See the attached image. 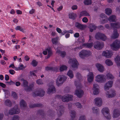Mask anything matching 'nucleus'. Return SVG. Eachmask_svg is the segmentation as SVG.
Segmentation results:
<instances>
[{"label": "nucleus", "mask_w": 120, "mask_h": 120, "mask_svg": "<svg viewBox=\"0 0 120 120\" xmlns=\"http://www.w3.org/2000/svg\"><path fill=\"white\" fill-rule=\"evenodd\" d=\"M95 66L98 71L102 73L105 71V67L101 64L97 63L95 64Z\"/></svg>", "instance_id": "obj_18"}, {"label": "nucleus", "mask_w": 120, "mask_h": 120, "mask_svg": "<svg viewBox=\"0 0 120 120\" xmlns=\"http://www.w3.org/2000/svg\"><path fill=\"white\" fill-rule=\"evenodd\" d=\"M15 29L16 30H19L23 33L25 32V30L19 26H17L16 27Z\"/></svg>", "instance_id": "obj_41"}, {"label": "nucleus", "mask_w": 120, "mask_h": 120, "mask_svg": "<svg viewBox=\"0 0 120 120\" xmlns=\"http://www.w3.org/2000/svg\"><path fill=\"white\" fill-rule=\"evenodd\" d=\"M31 64L33 66H35L37 65V63L36 60H34L32 61Z\"/></svg>", "instance_id": "obj_53"}, {"label": "nucleus", "mask_w": 120, "mask_h": 120, "mask_svg": "<svg viewBox=\"0 0 120 120\" xmlns=\"http://www.w3.org/2000/svg\"><path fill=\"white\" fill-rule=\"evenodd\" d=\"M9 72L11 75H13L15 74V71L13 70L12 69H10L9 70Z\"/></svg>", "instance_id": "obj_60"}, {"label": "nucleus", "mask_w": 120, "mask_h": 120, "mask_svg": "<svg viewBox=\"0 0 120 120\" xmlns=\"http://www.w3.org/2000/svg\"><path fill=\"white\" fill-rule=\"evenodd\" d=\"M76 106L78 108L81 109L82 106L81 104L79 102H77L75 104Z\"/></svg>", "instance_id": "obj_51"}, {"label": "nucleus", "mask_w": 120, "mask_h": 120, "mask_svg": "<svg viewBox=\"0 0 120 120\" xmlns=\"http://www.w3.org/2000/svg\"><path fill=\"white\" fill-rule=\"evenodd\" d=\"M105 11L106 14L108 15L111 14L112 12V10L110 8H106L105 9Z\"/></svg>", "instance_id": "obj_43"}, {"label": "nucleus", "mask_w": 120, "mask_h": 120, "mask_svg": "<svg viewBox=\"0 0 120 120\" xmlns=\"http://www.w3.org/2000/svg\"><path fill=\"white\" fill-rule=\"evenodd\" d=\"M115 61L118 66H120V56L119 55L116 56L115 58Z\"/></svg>", "instance_id": "obj_32"}, {"label": "nucleus", "mask_w": 120, "mask_h": 120, "mask_svg": "<svg viewBox=\"0 0 120 120\" xmlns=\"http://www.w3.org/2000/svg\"><path fill=\"white\" fill-rule=\"evenodd\" d=\"M44 91L42 89H41L35 91L32 93V95L34 97L38 96H43L44 95Z\"/></svg>", "instance_id": "obj_14"}, {"label": "nucleus", "mask_w": 120, "mask_h": 120, "mask_svg": "<svg viewBox=\"0 0 120 120\" xmlns=\"http://www.w3.org/2000/svg\"><path fill=\"white\" fill-rule=\"evenodd\" d=\"M24 59L25 60L27 61L29 60L30 58L28 56L26 55L25 56Z\"/></svg>", "instance_id": "obj_64"}, {"label": "nucleus", "mask_w": 120, "mask_h": 120, "mask_svg": "<svg viewBox=\"0 0 120 120\" xmlns=\"http://www.w3.org/2000/svg\"><path fill=\"white\" fill-rule=\"evenodd\" d=\"M21 80L23 82V85L25 87V90L26 91H30L31 90L34 86L33 84H31L28 86V82L26 81L23 79H21Z\"/></svg>", "instance_id": "obj_10"}, {"label": "nucleus", "mask_w": 120, "mask_h": 120, "mask_svg": "<svg viewBox=\"0 0 120 120\" xmlns=\"http://www.w3.org/2000/svg\"><path fill=\"white\" fill-rule=\"evenodd\" d=\"M111 48L114 51H117L120 48V41L116 40L110 45Z\"/></svg>", "instance_id": "obj_2"}, {"label": "nucleus", "mask_w": 120, "mask_h": 120, "mask_svg": "<svg viewBox=\"0 0 120 120\" xmlns=\"http://www.w3.org/2000/svg\"><path fill=\"white\" fill-rule=\"evenodd\" d=\"M120 115V111L118 109H115L114 110L112 116L113 118H117Z\"/></svg>", "instance_id": "obj_25"}, {"label": "nucleus", "mask_w": 120, "mask_h": 120, "mask_svg": "<svg viewBox=\"0 0 120 120\" xmlns=\"http://www.w3.org/2000/svg\"><path fill=\"white\" fill-rule=\"evenodd\" d=\"M75 26L81 30H83L87 27V26L86 25L80 24L78 22H76L75 24Z\"/></svg>", "instance_id": "obj_24"}, {"label": "nucleus", "mask_w": 120, "mask_h": 120, "mask_svg": "<svg viewBox=\"0 0 120 120\" xmlns=\"http://www.w3.org/2000/svg\"><path fill=\"white\" fill-rule=\"evenodd\" d=\"M95 38L98 40L101 39L103 41H105L107 37L104 34L101 33H98L96 34L95 36Z\"/></svg>", "instance_id": "obj_12"}, {"label": "nucleus", "mask_w": 120, "mask_h": 120, "mask_svg": "<svg viewBox=\"0 0 120 120\" xmlns=\"http://www.w3.org/2000/svg\"><path fill=\"white\" fill-rule=\"evenodd\" d=\"M108 19L109 21L110 22H115L116 21V17L114 15L110 16Z\"/></svg>", "instance_id": "obj_31"}, {"label": "nucleus", "mask_w": 120, "mask_h": 120, "mask_svg": "<svg viewBox=\"0 0 120 120\" xmlns=\"http://www.w3.org/2000/svg\"><path fill=\"white\" fill-rule=\"evenodd\" d=\"M12 96L14 98H17V95L15 93L12 92Z\"/></svg>", "instance_id": "obj_58"}, {"label": "nucleus", "mask_w": 120, "mask_h": 120, "mask_svg": "<svg viewBox=\"0 0 120 120\" xmlns=\"http://www.w3.org/2000/svg\"><path fill=\"white\" fill-rule=\"evenodd\" d=\"M100 17L102 18V19H106V15L104 14H101L100 15Z\"/></svg>", "instance_id": "obj_57"}, {"label": "nucleus", "mask_w": 120, "mask_h": 120, "mask_svg": "<svg viewBox=\"0 0 120 120\" xmlns=\"http://www.w3.org/2000/svg\"><path fill=\"white\" fill-rule=\"evenodd\" d=\"M20 112L19 109L18 108L17 105L15 106L13 108L9 110V113L11 115L18 114Z\"/></svg>", "instance_id": "obj_13"}, {"label": "nucleus", "mask_w": 120, "mask_h": 120, "mask_svg": "<svg viewBox=\"0 0 120 120\" xmlns=\"http://www.w3.org/2000/svg\"><path fill=\"white\" fill-rule=\"evenodd\" d=\"M101 112L104 116L108 120L110 119L111 118L109 113V110L108 107H105L102 109Z\"/></svg>", "instance_id": "obj_3"}, {"label": "nucleus", "mask_w": 120, "mask_h": 120, "mask_svg": "<svg viewBox=\"0 0 120 120\" xmlns=\"http://www.w3.org/2000/svg\"><path fill=\"white\" fill-rule=\"evenodd\" d=\"M105 64L108 66H111L113 65V63L112 61L109 59H106L105 62Z\"/></svg>", "instance_id": "obj_33"}, {"label": "nucleus", "mask_w": 120, "mask_h": 120, "mask_svg": "<svg viewBox=\"0 0 120 120\" xmlns=\"http://www.w3.org/2000/svg\"><path fill=\"white\" fill-rule=\"evenodd\" d=\"M76 17V14L74 13H71L69 15V17L70 19H74Z\"/></svg>", "instance_id": "obj_39"}, {"label": "nucleus", "mask_w": 120, "mask_h": 120, "mask_svg": "<svg viewBox=\"0 0 120 120\" xmlns=\"http://www.w3.org/2000/svg\"><path fill=\"white\" fill-rule=\"evenodd\" d=\"M104 46L103 43L97 42L94 43V48L97 49H100L103 48Z\"/></svg>", "instance_id": "obj_16"}, {"label": "nucleus", "mask_w": 120, "mask_h": 120, "mask_svg": "<svg viewBox=\"0 0 120 120\" xmlns=\"http://www.w3.org/2000/svg\"><path fill=\"white\" fill-rule=\"evenodd\" d=\"M119 34L117 32V30H115L113 31V34L112 35L111 38L113 39H116L118 37Z\"/></svg>", "instance_id": "obj_27"}, {"label": "nucleus", "mask_w": 120, "mask_h": 120, "mask_svg": "<svg viewBox=\"0 0 120 120\" xmlns=\"http://www.w3.org/2000/svg\"><path fill=\"white\" fill-rule=\"evenodd\" d=\"M93 112L94 113L97 114L99 112V110L98 108L97 107H94L92 108Z\"/></svg>", "instance_id": "obj_44"}, {"label": "nucleus", "mask_w": 120, "mask_h": 120, "mask_svg": "<svg viewBox=\"0 0 120 120\" xmlns=\"http://www.w3.org/2000/svg\"><path fill=\"white\" fill-rule=\"evenodd\" d=\"M4 104L8 106H11L12 105V103L11 101L9 100H6L4 102Z\"/></svg>", "instance_id": "obj_40"}, {"label": "nucleus", "mask_w": 120, "mask_h": 120, "mask_svg": "<svg viewBox=\"0 0 120 120\" xmlns=\"http://www.w3.org/2000/svg\"><path fill=\"white\" fill-rule=\"evenodd\" d=\"M94 79V74L93 72H90L87 75V80L89 83L92 82Z\"/></svg>", "instance_id": "obj_17"}, {"label": "nucleus", "mask_w": 120, "mask_h": 120, "mask_svg": "<svg viewBox=\"0 0 120 120\" xmlns=\"http://www.w3.org/2000/svg\"><path fill=\"white\" fill-rule=\"evenodd\" d=\"M68 63L71 64L72 67L74 68H77L79 65L78 61L75 58L70 59L68 61Z\"/></svg>", "instance_id": "obj_9"}, {"label": "nucleus", "mask_w": 120, "mask_h": 120, "mask_svg": "<svg viewBox=\"0 0 120 120\" xmlns=\"http://www.w3.org/2000/svg\"><path fill=\"white\" fill-rule=\"evenodd\" d=\"M99 86L97 84H94L93 85V93L94 94L96 95L98 94L99 93Z\"/></svg>", "instance_id": "obj_19"}, {"label": "nucleus", "mask_w": 120, "mask_h": 120, "mask_svg": "<svg viewBox=\"0 0 120 120\" xmlns=\"http://www.w3.org/2000/svg\"><path fill=\"white\" fill-rule=\"evenodd\" d=\"M106 80L105 75L103 74H98L95 77V80L96 82L103 83L105 82Z\"/></svg>", "instance_id": "obj_5"}, {"label": "nucleus", "mask_w": 120, "mask_h": 120, "mask_svg": "<svg viewBox=\"0 0 120 120\" xmlns=\"http://www.w3.org/2000/svg\"><path fill=\"white\" fill-rule=\"evenodd\" d=\"M75 84L77 89L75 91V94L78 97L80 98L84 94L83 91L80 89L82 87V86L81 83L78 81L75 82Z\"/></svg>", "instance_id": "obj_1"}, {"label": "nucleus", "mask_w": 120, "mask_h": 120, "mask_svg": "<svg viewBox=\"0 0 120 120\" xmlns=\"http://www.w3.org/2000/svg\"><path fill=\"white\" fill-rule=\"evenodd\" d=\"M113 81L109 80L106 82L104 84V88L105 90H109L110 88L113 85Z\"/></svg>", "instance_id": "obj_15"}, {"label": "nucleus", "mask_w": 120, "mask_h": 120, "mask_svg": "<svg viewBox=\"0 0 120 120\" xmlns=\"http://www.w3.org/2000/svg\"><path fill=\"white\" fill-rule=\"evenodd\" d=\"M41 106V105L40 104H37L30 105V107L31 108H33L36 107H39Z\"/></svg>", "instance_id": "obj_52"}, {"label": "nucleus", "mask_w": 120, "mask_h": 120, "mask_svg": "<svg viewBox=\"0 0 120 120\" xmlns=\"http://www.w3.org/2000/svg\"><path fill=\"white\" fill-rule=\"evenodd\" d=\"M95 104L98 106H101L102 103V98L100 97H97L94 100Z\"/></svg>", "instance_id": "obj_21"}, {"label": "nucleus", "mask_w": 120, "mask_h": 120, "mask_svg": "<svg viewBox=\"0 0 120 120\" xmlns=\"http://www.w3.org/2000/svg\"><path fill=\"white\" fill-rule=\"evenodd\" d=\"M20 105L21 108H24L26 106V104L25 101L23 100H22L20 102Z\"/></svg>", "instance_id": "obj_30"}, {"label": "nucleus", "mask_w": 120, "mask_h": 120, "mask_svg": "<svg viewBox=\"0 0 120 120\" xmlns=\"http://www.w3.org/2000/svg\"><path fill=\"white\" fill-rule=\"evenodd\" d=\"M67 67L66 66L63 65L60 66V71H63L67 69Z\"/></svg>", "instance_id": "obj_46"}, {"label": "nucleus", "mask_w": 120, "mask_h": 120, "mask_svg": "<svg viewBox=\"0 0 120 120\" xmlns=\"http://www.w3.org/2000/svg\"><path fill=\"white\" fill-rule=\"evenodd\" d=\"M110 25L111 27L113 28H120V24L118 22L112 23Z\"/></svg>", "instance_id": "obj_26"}, {"label": "nucleus", "mask_w": 120, "mask_h": 120, "mask_svg": "<svg viewBox=\"0 0 120 120\" xmlns=\"http://www.w3.org/2000/svg\"><path fill=\"white\" fill-rule=\"evenodd\" d=\"M76 76L79 79H80V81H81L82 80L81 75L79 73H77L76 74Z\"/></svg>", "instance_id": "obj_54"}, {"label": "nucleus", "mask_w": 120, "mask_h": 120, "mask_svg": "<svg viewBox=\"0 0 120 120\" xmlns=\"http://www.w3.org/2000/svg\"><path fill=\"white\" fill-rule=\"evenodd\" d=\"M113 55V52L111 50H106L102 52L101 55L102 56L108 58H111Z\"/></svg>", "instance_id": "obj_11"}, {"label": "nucleus", "mask_w": 120, "mask_h": 120, "mask_svg": "<svg viewBox=\"0 0 120 120\" xmlns=\"http://www.w3.org/2000/svg\"><path fill=\"white\" fill-rule=\"evenodd\" d=\"M91 54V52L90 51L83 50L79 52V55L80 58H84L85 57H88L90 56Z\"/></svg>", "instance_id": "obj_4"}, {"label": "nucleus", "mask_w": 120, "mask_h": 120, "mask_svg": "<svg viewBox=\"0 0 120 120\" xmlns=\"http://www.w3.org/2000/svg\"><path fill=\"white\" fill-rule=\"evenodd\" d=\"M88 19L86 17H84L82 19V22L84 23H86L88 22Z\"/></svg>", "instance_id": "obj_55"}, {"label": "nucleus", "mask_w": 120, "mask_h": 120, "mask_svg": "<svg viewBox=\"0 0 120 120\" xmlns=\"http://www.w3.org/2000/svg\"><path fill=\"white\" fill-rule=\"evenodd\" d=\"M36 82L37 84L39 85H41L43 84L42 80L40 79L37 80L36 81Z\"/></svg>", "instance_id": "obj_50"}, {"label": "nucleus", "mask_w": 120, "mask_h": 120, "mask_svg": "<svg viewBox=\"0 0 120 120\" xmlns=\"http://www.w3.org/2000/svg\"><path fill=\"white\" fill-rule=\"evenodd\" d=\"M48 52V54L47 58H49L52 54V52L50 47H48L45 51L43 52V53L44 55H46Z\"/></svg>", "instance_id": "obj_23"}, {"label": "nucleus", "mask_w": 120, "mask_h": 120, "mask_svg": "<svg viewBox=\"0 0 120 120\" xmlns=\"http://www.w3.org/2000/svg\"><path fill=\"white\" fill-rule=\"evenodd\" d=\"M101 20V21H100V23L101 24H104L105 23H106L108 21L107 19H102Z\"/></svg>", "instance_id": "obj_48"}, {"label": "nucleus", "mask_w": 120, "mask_h": 120, "mask_svg": "<svg viewBox=\"0 0 120 120\" xmlns=\"http://www.w3.org/2000/svg\"><path fill=\"white\" fill-rule=\"evenodd\" d=\"M9 68H12L14 69L15 70L16 68H17V67H16L14 65V64H11L9 66Z\"/></svg>", "instance_id": "obj_56"}, {"label": "nucleus", "mask_w": 120, "mask_h": 120, "mask_svg": "<svg viewBox=\"0 0 120 120\" xmlns=\"http://www.w3.org/2000/svg\"><path fill=\"white\" fill-rule=\"evenodd\" d=\"M25 68V67H24L22 64L20 65L18 67H17L16 68L15 71H18L24 69Z\"/></svg>", "instance_id": "obj_42"}, {"label": "nucleus", "mask_w": 120, "mask_h": 120, "mask_svg": "<svg viewBox=\"0 0 120 120\" xmlns=\"http://www.w3.org/2000/svg\"><path fill=\"white\" fill-rule=\"evenodd\" d=\"M71 8L73 10H76L78 8V6L76 5H74Z\"/></svg>", "instance_id": "obj_59"}, {"label": "nucleus", "mask_w": 120, "mask_h": 120, "mask_svg": "<svg viewBox=\"0 0 120 120\" xmlns=\"http://www.w3.org/2000/svg\"><path fill=\"white\" fill-rule=\"evenodd\" d=\"M79 120H86L85 116L83 115H81L80 117Z\"/></svg>", "instance_id": "obj_49"}, {"label": "nucleus", "mask_w": 120, "mask_h": 120, "mask_svg": "<svg viewBox=\"0 0 120 120\" xmlns=\"http://www.w3.org/2000/svg\"><path fill=\"white\" fill-rule=\"evenodd\" d=\"M64 108L63 106H61L59 107L58 110L59 112V113H58L59 116H60L63 113Z\"/></svg>", "instance_id": "obj_35"}, {"label": "nucleus", "mask_w": 120, "mask_h": 120, "mask_svg": "<svg viewBox=\"0 0 120 120\" xmlns=\"http://www.w3.org/2000/svg\"><path fill=\"white\" fill-rule=\"evenodd\" d=\"M73 96L72 95L70 94H67L62 96L61 95L58 96V98H61L62 101L64 102H68L69 101L72 100Z\"/></svg>", "instance_id": "obj_7"}, {"label": "nucleus", "mask_w": 120, "mask_h": 120, "mask_svg": "<svg viewBox=\"0 0 120 120\" xmlns=\"http://www.w3.org/2000/svg\"><path fill=\"white\" fill-rule=\"evenodd\" d=\"M57 31L59 33H61L62 32V31L61 29L57 27L56 28Z\"/></svg>", "instance_id": "obj_61"}, {"label": "nucleus", "mask_w": 120, "mask_h": 120, "mask_svg": "<svg viewBox=\"0 0 120 120\" xmlns=\"http://www.w3.org/2000/svg\"><path fill=\"white\" fill-rule=\"evenodd\" d=\"M84 3L85 4L89 5L91 4V0H84Z\"/></svg>", "instance_id": "obj_47"}, {"label": "nucleus", "mask_w": 120, "mask_h": 120, "mask_svg": "<svg viewBox=\"0 0 120 120\" xmlns=\"http://www.w3.org/2000/svg\"><path fill=\"white\" fill-rule=\"evenodd\" d=\"M80 16H90V15L89 13L86 11H81L80 15Z\"/></svg>", "instance_id": "obj_34"}, {"label": "nucleus", "mask_w": 120, "mask_h": 120, "mask_svg": "<svg viewBox=\"0 0 120 120\" xmlns=\"http://www.w3.org/2000/svg\"><path fill=\"white\" fill-rule=\"evenodd\" d=\"M67 79L66 77L63 75H60L56 80V85L58 86L62 85Z\"/></svg>", "instance_id": "obj_6"}, {"label": "nucleus", "mask_w": 120, "mask_h": 120, "mask_svg": "<svg viewBox=\"0 0 120 120\" xmlns=\"http://www.w3.org/2000/svg\"><path fill=\"white\" fill-rule=\"evenodd\" d=\"M107 78L111 80H112L114 78V77L110 73H108L106 75Z\"/></svg>", "instance_id": "obj_38"}, {"label": "nucleus", "mask_w": 120, "mask_h": 120, "mask_svg": "<svg viewBox=\"0 0 120 120\" xmlns=\"http://www.w3.org/2000/svg\"><path fill=\"white\" fill-rule=\"evenodd\" d=\"M67 75L71 79L73 78L74 77L73 72L71 70H69L68 71L67 73Z\"/></svg>", "instance_id": "obj_36"}, {"label": "nucleus", "mask_w": 120, "mask_h": 120, "mask_svg": "<svg viewBox=\"0 0 120 120\" xmlns=\"http://www.w3.org/2000/svg\"><path fill=\"white\" fill-rule=\"evenodd\" d=\"M55 92V88L53 86V82L51 85L49 84V87L48 89L47 93L49 94H50Z\"/></svg>", "instance_id": "obj_20"}, {"label": "nucleus", "mask_w": 120, "mask_h": 120, "mask_svg": "<svg viewBox=\"0 0 120 120\" xmlns=\"http://www.w3.org/2000/svg\"><path fill=\"white\" fill-rule=\"evenodd\" d=\"M56 51L57 53H58L59 55H60L62 57H64L66 55V52L64 51H60L59 50H58L57 48L56 49Z\"/></svg>", "instance_id": "obj_28"}, {"label": "nucleus", "mask_w": 120, "mask_h": 120, "mask_svg": "<svg viewBox=\"0 0 120 120\" xmlns=\"http://www.w3.org/2000/svg\"><path fill=\"white\" fill-rule=\"evenodd\" d=\"M35 10L34 9H32L29 11V13L30 14H33Z\"/></svg>", "instance_id": "obj_63"}, {"label": "nucleus", "mask_w": 120, "mask_h": 120, "mask_svg": "<svg viewBox=\"0 0 120 120\" xmlns=\"http://www.w3.org/2000/svg\"><path fill=\"white\" fill-rule=\"evenodd\" d=\"M0 86L3 88H4L6 86V85L5 84L2 82H0Z\"/></svg>", "instance_id": "obj_62"}, {"label": "nucleus", "mask_w": 120, "mask_h": 120, "mask_svg": "<svg viewBox=\"0 0 120 120\" xmlns=\"http://www.w3.org/2000/svg\"><path fill=\"white\" fill-rule=\"evenodd\" d=\"M93 46V45L92 43H84L79 47L74 48L73 50L75 51H78L79 49H82L84 47L90 48H91Z\"/></svg>", "instance_id": "obj_8"}, {"label": "nucleus", "mask_w": 120, "mask_h": 120, "mask_svg": "<svg viewBox=\"0 0 120 120\" xmlns=\"http://www.w3.org/2000/svg\"><path fill=\"white\" fill-rule=\"evenodd\" d=\"M70 116L72 119L74 118L75 116V112L74 111H71L70 112Z\"/></svg>", "instance_id": "obj_45"}, {"label": "nucleus", "mask_w": 120, "mask_h": 120, "mask_svg": "<svg viewBox=\"0 0 120 120\" xmlns=\"http://www.w3.org/2000/svg\"><path fill=\"white\" fill-rule=\"evenodd\" d=\"M89 28L90 29V31L92 32L94 30H96L97 28V26L94 23H90L89 26Z\"/></svg>", "instance_id": "obj_29"}, {"label": "nucleus", "mask_w": 120, "mask_h": 120, "mask_svg": "<svg viewBox=\"0 0 120 120\" xmlns=\"http://www.w3.org/2000/svg\"><path fill=\"white\" fill-rule=\"evenodd\" d=\"M106 96L108 98H111L114 97L116 95V92L114 90L109 91H107L106 93Z\"/></svg>", "instance_id": "obj_22"}, {"label": "nucleus", "mask_w": 120, "mask_h": 120, "mask_svg": "<svg viewBox=\"0 0 120 120\" xmlns=\"http://www.w3.org/2000/svg\"><path fill=\"white\" fill-rule=\"evenodd\" d=\"M59 39L58 37L53 38L52 39V42L53 44L56 45L58 43V40Z\"/></svg>", "instance_id": "obj_37"}]
</instances>
